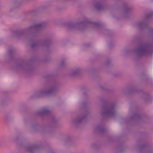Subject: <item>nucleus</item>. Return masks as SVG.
I'll list each match as a JSON object with an SVG mask.
<instances>
[{
  "mask_svg": "<svg viewBox=\"0 0 153 153\" xmlns=\"http://www.w3.org/2000/svg\"><path fill=\"white\" fill-rule=\"evenodd\" d=\"M153 49V45L146 42H141L139 47L135 51V53L138 58L144 55L151 54Z\"/></svg>",
  "mask_w": 153,
  "mask_h": 153,
  "instance_id": "5",
  "label": "nucleus"
},
{
  "mask_svg": "<svg viewBox=\"0 0 153 153\" xmlns=\"http://www.w3.org/2000/svg\"><path fill=\"white\" fill-rule=\"evenodd\" d=\"M142 118V117L139 114L135 112L134 113L133 116L129 118V120L131 121H138L141 120Z\"/></svg>",
  "mask_w": 153,
  "mask_h": 153,
  "instance_id": "15",
  "label": "nucleus"
},
{
  "mask_svg": "<svg viewBox=\"0 0 153 153\" xmlns=\"http://www.w3.org/2000/svg\"><path fill=\"white\" fill-rule=\"evenodd\" d=\"M66 64V62L64 61H62L60 64V66H63Z\"/></svg>",
  "mask_w": 153,
  "mask_h": 153,
  "instance_id": "22",
  "label": "nucleus"
},
{
  "mask_svg": "<svg viewBox=\"0 0 153 153\" xmlns=\"http://www.w3.org/2000/svg\"><path fill=\"white\" fill-rule=\"evenodd\" d=\"M123 13L124 14H126L131 12L132 10V8L129 6L127 3H124L123 7Z\"/></svg>",
  "mask_w": 153,
  "mask_h": 153,
  "instance_id": "16",
  "label": "nucleus"
},
{
  "mask_svg": "<svg viewBox=\"0 0 153 153\" xmlns=\"http://www.w3.org/2000/svg\"><path fill=\"white\" fill-rule=\"evenodd\" d=\"M59 86V83L57 81H54L49 84L46 88L36 92L34 94L36 98L53 94L58 91Z\"/></svg>",
  "mask_w": 153,
  "mask_h": 153,
  "instance_id": "4",
  "label": "nucleus"
},
{
  "mask_svg": "<svg viewBox=\"0 0 153 153\" xmlns=\"http://www.w3.org/2000/svg\"><path fill=\"white\" fill-rule=\"evenodd\" d=\"M139 149L140 150L145 149L146 151L145 153H149L153 152V151H148V148L146 147V146L144 145L140 146H139Z\"/></svg>",
  "mask_w": 153,
  "mask_h": 153,
  "instance_id": "20",
  "label": "nucleus"
},
{
  "mask_svg": "<svg viewBox=\"0 0 153 153\" xmlns=\"http://www.w3.org/2000/svg\"><path fill=\"white\" fill-rule=\"evenodd\" d=\"M50 111L47 107L42 108L40 110L37 111L36 113V114L39 116H43L49 114Z\"/></svg>",
  "mask_w": 153,
  "mask_h": 153,
  "instance_id": "13",
  "label": "nucleus"
},
{
  "mask_svg": "<svg viewBox=\"0 0 153 153\" xmlns=\"http://www.w3.org/2000/svg\"><path fill=\"white\" fill-rule=\"evenodd\" d=\"M130 111H131L132 110L131 109H130Z\"/></svg>",
  "mask_w": 153,
  "mask_h": 153,
  "instance_id": "27",
  "label": "nucleus"
},
{
  "mask_svg": "<svg viewBox=\"0 0 153 153\" xmlns=\"http://www.w3.org/2000/svg\"><path fill=\"white\" fill-rule=\"evenodd\" d=\"M88 114V112L86 111L83 113L77 115L75 119H73L72 122L75 126L84 122L86 120Z\"/></svg>",
  "mask_w": 153,
  "mask_h": 153,
  "instance_id": "8",
  "label": "nucleus"
},
{
  "mask_svg": "<svg viewBox=\"0 0 153 153\" xmlns=\"http://www.w3.org/2000/svg\"><path fill=\"white\" fill-rule=\"evenodd\" d=\"M111 61L110 60H108L105 63V65L107 66L109 65L111 63Z\"/></svg>",
  "mask_w": 153,
  "mask_h": 153,
  "instance_id": "23",
  "label": "nucleus"
},
{
  "mask_svg": "<svg viewBox=\"0 0 153 153\" xmlns=\"http://www.w3.org/2000/svg\"><path fill=\"white\" fill-rule=\"evenodd\" d=\"M32 127H33V128H34V126H33Z\"/></svg>",
  "mask_w": 153,
  "mask_h": 153,
  "instance_id": "28",
  "label": "nucleus"
},
{
  "mask_svg": "<svg viewBox=\"0 0 153 153\" xmlns=\"http://www.w3.org/2000/svg\"><path fill=\"white\" fill-rule=\"evenodd\" d=\"M66 26L67 28L69 30L76 29L82 31L86 27L91 26L94 29L99 31L101 29V25L98 22H92L86 19L79 23L68 22L66 24Z\"/></svg>",
  "mask_w": 153,
  "mask_h": 153,
  "instance_id": "2",
  "label": "nucleus"
},
{
  "mask_svg": "<svg viewBox=\"0 0 153 153\" xmlns=\"http://www.w3.org/2000/svg\"><path fill=\"white\" fill-rule=\"evenodd\" d=\"M16 53L15 49H12L9 51V56L11 59H12L14 57V55Z\"/></svg>",
  "mask_w": 153,
  "mask_h": 153,
  "instance_id": "21",
  "label": "nucleus"
},
{
  "mask_svg": "<svg viewBox=\"0 0 153 153\" xmlns=\"http://www.w3.org/2000/svg\"><path fill=\"white\" fill-rule=\"evenodd\" d=\"M50 77V76H49V75H48L46 76V77L47 78H49V77Z\"/></svg>",
  "mask_w": 153,
  "mask_h": 153,
  "instance_id": "25",
  "label": "nucleus"
},
{
  "mask_svg": "<svg viewBox=\"0 0 153 153\" xmlns=\"http://www.w3.org/2000/svg\"><path fill=\"white\" fill-rule=\"evenodd\" d=\"M17 140V138H14V141H16V140Z\"/></svg>",
  "mask_w": 153,
  "mask_h": 153,
  "instance_id": "26",
  "label": "nucleus"
},
{
  "mask_svg": "<svg viewBox=\"0 0 153 153\" xmlns=\"http://www.w3.org/2000/svg\"><path fill=\"white\" fill-rule=\"evenodd\" d=\"M153 16V12H151L146 15L143 21L136 22L134 24V27L138 29L143 30L148 28L149 32L153 34V28H149L148 21Z\"/></svg>",
  "mask_w": 153,
  "mask_h": 153,
  "instance_id": "6",
  "label": "nucleus"
},
{
  "mask_svg": "<svg viewBox=\"0 0 153 153\" xmlns=\"http://www.w3.org/2000/svg\"><path fill=\"white\" fill-rule=\"evenodd\" d=\"M149 98V96L148 95L146 94V98H144V100L146 101Z\"/></svg>",
  "mask_w": 153,
  "mask_h": 153,
  "instance_id": "24",
  "label": "nucleus"
},
{
  "mask_svg": "<svg viewBox=\"0 0 153 153\" xmlns=\"http://www.w3.org/2000/svg\"><path fill=\"white\" fill-rule=\"evenodd\" d=\"M94 6L95 8L99 11L103 10L105 8V4L101 0H95Z\"/></svg>",
  "mask_w": 153,
  "mask_h": 153,
  "instance_id": "11",
  "label": "nucleus"
},
{
  "mask_svg": "<svg viewBox=\"0 0 153 153\" xmlns=\"http://www.w3.org/2000/svg\"><path fill=\"white\" fill-rule=\"evenodd\" d=\"M51 44V42L50 39H46L45 40H39L32 42L31 47L33 49L37 48L40 46L48 47Z\"/></svg>",
  "mask_w": 153,
  "mask_h": 153,
  "instance_id": "9",
  "label": "nucleus"
},
{
  "mask_svg": "<svg viewBox=\"0 0 153 153\" xmlns=\"http://www.w3.org/2000/svg\"><path fill=\"white\" fill-rule=\"evenodd\" d=\"M139 91L136 89V87L135 86H131L127 88L122 90V92L123 93H137Z\"/></svg>",
  "mask_w": 153,
  "mask_h": 153,
  "instance_id": "12",
  "label": "nucleus"
},
{
  "mask_svg": "<svg viewBox=\"0 0 153 153\" xmlns=\"http://www.w3.org/2000/svg\"><path fill=\"white\" fill-rule=\"evenodd\" d=\"M10 101V99L7 97H4L0 100V105H4L9 103Z\"/></svg>",
  "mask_w": 153,
  "mask_h": 153,
  "instance_id": "18",
  "label": "nucleus"
},
{
  "mask_svg": "<svg viewBox=\"0 0 153 153\" xmlns=\"http://www.w3.org/2000/svg\"><path fill=\"white\" fill-rule=\"evenodd\" d=\"M106 129L103 128L101 125H99L95 128L96 131H98L101 133H104L106 131Z\"/></svg>",
  "mask_w": 153,
  "mask_h": 153,
  "instance_id": "19",
  "label": "nucleus"
},
{
  "mask_svg": "<svg viewBox=\"0 0 153 153\" xmlns=\"http://www.w3.org/2000/svg\"><path fill=\"white\" fill-rule=\"evenodd\" d=\"M41 147V146L39 145H29L26 147V151L27 153H34L40 149Z\"/></svg>",
  "mask_w": 153,
  "mask_h": 153,
  "instance_id": "10",
  "label": "nucleus"
},
{
  "mask_svg": "<svg viewBox=\"0 0 153 153\" xmlns=\"http://www.w3.org/2000/svg\"><path fill=\"white\" fill-rule=\"evenodd\" d=\"M81 69L78 68L76 69L71 71L70 72V76L73 77L78 74H79L81 72Z\"/></svg>",
  "mask_w": 153,
  "mask_h": 153,
  "instance_id": "17",
  "label": "nucleus"
},
{
  "mask_svg": "<svg viewBox=\"0 0 153 153\" xmlns=\"http://www.w3.org/2000/svg\"><path fill=\"white\" fill-rule=\"evenodd\" d=\"M51 126L50 128L51 129H54L57 127L58 126L57 120L54 116L51 117Z\"/></svg>",
  "mask_w": 153,
  "mask_h": 153,
  "instance_id": "14",
  "label": "nucleus"
},
{
  "mask_svg": "<svg viewBox=\"0 0 153 153\" xmlns=\"http://www.w3.org/2000/svg\"><path fill=\"white\" fill-rule=\"evenodd\" d=\"M45 26L44 23L35 24L24 30H14L13 33L18 39H29L30 41L35 40Z\"/></svg>",
  "mask_w": 153,
  "mask_h": 153,
  "instance_id": "1",
  "label": "nucleus"
},
{
  "mask_svg": "<svg viewBox=\"0 0 153 153\" xmlns=\"http://www.w3.org/2000/svg\"><path fill=\"white\" fill-rule=\"evenodd\" d=\"M33 63L34 61L32 60L23 59L16 65L14 68L17 72L30 74L34 69Z\"/></svg>",
  "mask_w": 153,
  "mask_h": 153,
  "instance_id": "3",
  "label": "nucleus"
},
{
  "mask_svg": "<svg viewBox=\"0 0 153 153\" xmlns=\"http://www.w3.org/2000/svg\"><path fill=\"white\" fill-rule=\"evenodd\" d=\"M116 104L114 102H111L105 104L103 106V110L101 112L103 116L113 117L116 115Z\"/></svg>",
  "mask_w": 153,
  "mask_h": 153,
  "instance_id": "7",
  "label": "nucleus"
}]
</instances>
